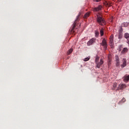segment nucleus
Listing matches in <instances>:
<instances>
[{"label": "nucleus", "instance_id": "1", "mask_svg": "<svg viewBox=\"0 0 129 129\" xmlns=\"http://www.w3.org/2000/svg\"><path fill=\"white\" fill-rule=\"evenodd\" d=\"M80 16H81V12H80L79 15L77 16V19L75 20V21L74 22V24H73L72 28L71 29H70V32H71V34H74V33H76V32H75L76 28H75L76 27V25L77 24V22H79V21L80 20Z\"/></svg>", "mask_w": 129, "mask_h": 129}, {"label": "nucleus", "instance_id": "2", "mask_svg": "<svg viewBox=\"0 0 129 129\" xmlns=\"http://www.w3.org/2000/svg\"><path fill=\"white\" fill-rule=\"evenodd\" d=\"M99 61V57H98V56H97L96 57L95 62L96 63V66L97 68H98V69L100 68V66H101V65L103 64V59L101 58L100 59L99 62H98Z\"/></svg>", "mask_w": 129, "mask_h": 129}, {"label": "nucleus", "instance_id": "3", "mask_svg": "<svg viewBox=\"0 0 129 129\" xmlns=\"http://www.w3.org/2000/svg\"><path fill=\"white\" fill-rule=\"evenodd\" d=\"M97 22L100 26H104V25H105V21L104 19L101 17L97 16Z\"/></svg>", "mask_w": 129, "mask_h": 129}, {"label": "nucleus", "instance_id": "4", "mask_svg": "<svg viewBox=\"0 0 129 129\" xmlns=\"http://www.w3.org/2000/svg\"><path fill=\"white\" fill-rule=\"evenodd\" d=\"M101 46H103V48L105 50H106L107 49V43H106V40L105 39H103L102 40V43H100Z\"/></svg>", "mask_w": 129, "mask_h": 129}, {"label": "nucleus", "instance_id": "5", "mask_svg": "<svg viewBox=\"0 0 129 129\" xmlns=\"http://www.w3.org/2000/svg\"><path fill=\"white\" fill-rule=\"evenodd\" d=\"M95 38H92L87 42V46H91V45H93L94 43H95Z\"/></svg>", "mask_w": 129, "mask_h": 129}, {"label": "nucleus", "instance_id": "6", "mask_svg": "<svg viewBox=\"0 0 129 129\" xmlns=\"http://www.w3.org/2000/svg\"><path fill=\"white\" fill-rule=\"evenodd\" d=\"M125 87H126V85H125V84H120L116 90H122V89H124Z\"/></svg>", "mask_w": 129, "mask_h": 129}, {"label": "nucleus", "instance_id": "7", "mask_svg": "<svg viewBox=\"0 0 129 129\" xmlns=\"http://www.w3.org/2000/svg\"><path fill=\"white\" fill-rule=\"evenodd\" d=\"M115 60L116 61V66H119V57L118 55L115 56Z\"/></svg>", "mask_w": 129, "mask_h": 129}, {"label": "nucleus", "instance_id": "8", "mask_svg": "<svg viewBox=\"0 0 129 129\" xmlns=\"http://www.w3.org/2000/svg\"><path fill=\"white\" fill-rule=\"evenodd\" d=\"M110 46H113V35H111L110 36Z\"/></svg>", "mask_w": 129, "mask_h": 129}, {"label": "nucleus", "instance_id": "9", "mask_svg": "<svg viewBox=\"0 0 129 129\" xmlns=\"http://www.w3.org/2000/svg\"><path fill=\"white\" fill-rule=\"evenodd\" d=\"M101 9H102V6L99 5L98 7L94 9V12H98L99 11H101Z\"/></svg>", "mask_w": 129, "mask_h": 129}, {"label": "nucleus", "instance_id": "10", "mask_svg": "<svg viewBox=\"0 0 129 129\" xmlns=\"http://www.w3.org/2000/svg\"><path fill=\"white\" fill-rule=\"evenodd\" d=\"M126 66V60L125 58L123 59L122 64L121 65V68H124Z\"/></svg>", "mask_w": 129, "mask_h": 129}, {"label": "nucleus", "instance_id": "11", "mask_svg": "<svg viewBox=\"0 0 129 129\" xmlns=\"http://www.w3.org/2000/svg\"><path fill=\"white\" fill-rule=\"evenodd\" d=\"M128 81H129V75H128V76L125 75L123 77L124 82H125L126 83H127V82H128Z\"/></svg>", "mask_w": 129, "mask_h": 129}, {"label": "nucleus", "instance_id": "12", "mask_svg": "<svg viewBox=\"0 0 129 129\" xmlns=\"http://www.w3.org/2000/svg\"><path fill=\"white\" fill-rule=\"evenodd\" d=\"M127 51H128V50L127 49V48L124 47V48H123L122 50L121 51V54H122V55L124 54V53H126Z\"/></svg>", "mask_w": 129, "mask_h": 129}, {"label": "nucleus", "instance_id": "13", "mask_svg": "<svg viewBox=\"0 0 129 129\" xmlns=\"http://www.w3.org/2000/svg\"><path fill=\"white\" fill-rule=\"evenodd\" d=\"M89 16H90V13L87 12V13H86L85 14L83 18H84V19H87V18H88V17H89Z\"/></svg>", "mask_w": 129, "mask_h": 129}, {"label": "nucleus", "instance_id": "14", "mask_svg": "<svg viewBox=\"0 0 129 129\" xmlns=\"http://www.w3.org/2000/svg\"><path fill=\"white\" fill-rule=\"evenodd\" d=\"M124 37L125 39H127V40H128L129 39V34L128 33H126L124 34Z\"/></svg>", "mask_w": 129, "mask_h": 129}, {"label": "nucleus", "instance_id": "15", "mask_svg": "<svg viewBox=\"0 0 129 129\" xmlns=\"http://www.w3.org/2000/svg\"><path fill=\"white\" fill-rule=\"evenodd\" d=\"M72 52H73V48H71L68 51L67 54L70 55Z\"/></svg>", "mask_w": 129, "mask_h": 129}, {"label": "nucleus", "instance_id": "16", "mask_svg": "<svg viewBox=\"0 0 129 129\" xmlns=\"http://www.w3.org/2000/svg\"><path fill=\"white\" fill-rule=\"evenodd\" d=\"M116 86H117V83H114L113 84V88H112V90H115V88H116Z\"/></svg>", "mask_w": 129, "mask_h": 129}, {"label": "nucleus", "instance_id": "17", "mask_svg": "<svg viewBox=\"0 0 129 129\" xmlns=\"http://www.w3.org/2000/svg\"><path fill=\"white\" fill-rule=\"evenodd\" d=\"M103 31H104L103 28L100 29V34L101 36H103Z\"/></svg>", "mask_w": 129, "mask_h": 129}, {"label": "nucleus", "instance_id": "18", "mask_svg": "<svg viewBox=\"0 0 129 129\" xmlns=\"http://www.w3.org/2000/svg\"><path fill=\"white\" fill-rule=\"evenodd\" d=\"M125 101H126L125 98H122V100H121L119 102V104H120V103H123V102H125Z\"/></svg>", "mask_w": 129, "mask_h": 129}, {"label": "nucleus", "instance_id": "19", "mask_svg": "<svg viewBox=\"0 0 129 129\" xmlns=\"http://www.w3.org/2000/svg\"><path fill=\"white\" fill-rule=\"evenodd\" d=\"M90 57H88L85 58L84 59V62H86L87 61H89V60H90Z\"/></svg>", "mask_w": 129, "mask_h": 129}, {"label": "nucleus", "instance_id": "20", "mask_svg": "<svg viewBox=\"0 0 129 129\" xmlns=\"http://www.w3.org/2000/svg\"><path fill=\"white\" fill-rule=\"evenodd\" d=\"M121 49H122V45H120L119 46V52H120V51H121Z\"/></svg>", "mask_w": 129, "mask_h": 129}, {"label": "nucleus", "instance_id": "21", "mask_svg": "<svg viewBox=\"0 0 129 129\" xmlns=\"http://www.w3.org/2000/svg\"><path fill=\"white\" fill-rule=\"evenodd\" d=\"M122 37V35L120 34L118 35V39H121V37Z\"/></svg>", "mask_w": 129, "mask_h": 129}, {"label": "nucleus", "instance_id": "22", "mask_svg": "<svg viewBox=\"0 0 129 129\" xmlns=\"http://www.w3.org/2000/svg\"><path fill=\"white\" fill-rule=\"evenodd\" d=\"M128 25L127 23H124V27H126Z\"/></svg>", "mask_w": 129, "mask_h": 129}, {"label": "nucleus", "instance_id": "23", "mask_svg": "<svg viewBox=\"0 0 129 129\" xmlns=\"http://www.w3.org/2000/svg\"><path fill=\"white\" fill-rule=\"evenodd\" d=\"M95 34L96 36H98V35H99V32H98V31H96Z\"/></svg>", "mask_w": 129, "mask_h": 129}, {"label": "nucleus", "instance_id": "24", "mask_svg": "<svg viewBox=\"0 0 129 129\" xmlns=\"http://www.w3.org/2000/svg\"><path fill=\"white\" fill-rule=\"evenodd\" d=\"M94 2H96L97 3H98V2H100V0H93Z\"/></svg>", "mask_w": 129, "mask_h": 129}, {"label": "nucleus", "instance_id": "25", "mask_svg": "<svg viewBox=\"0 0 129 129\" xmlns=\"http://www.w3.org/2000/svg\"><path fill=\"white\" fill-rule=\"evenodd\" d=\"M119 30L120 32H122V28L121 27Z\"/></svg>", "mask_w": 129, "mask_h": 129}, {"label": "nucleus", "instance_id": "26", "mask_svg": "<svg viewBox=\"0 0 129 129\" xmlns=\"http://www.w3.org/2000/svg\"><path fill=\"white\" fill-rule=\"evenodd\" d=\"M112 20H113V17H112L110 19L111 22H112Z\"/></svg>", "mask_w": 129, "mask_h": 129}, {"label": "nucleus", "instance_id": "27", "mask_svg": "<svg viewBox=\"0 0 129 129\" xmlns=\"http://www.w3.org/2000/svg\"><path fill=\"white\" fill-rule=\"evenodd\" d=\"M122 0H118L119 2H121Z\"/></svg>", "mask_w": 129, "mask_h": 129}]
</instances>
